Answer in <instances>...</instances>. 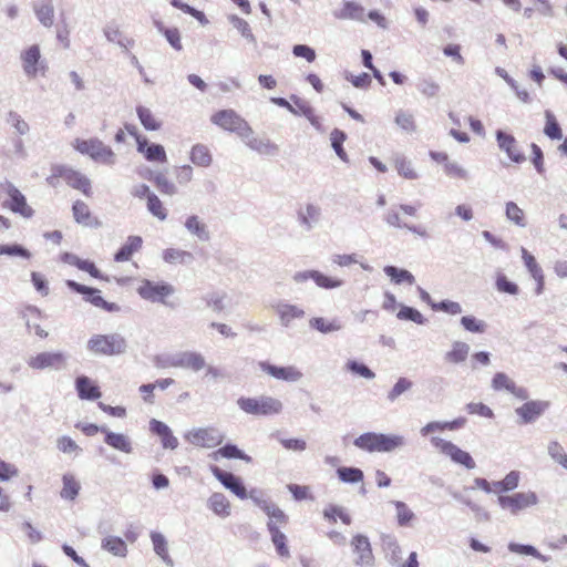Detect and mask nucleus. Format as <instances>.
Wrapping results in <instances>:
<instances>
[{
	"label": "nucleus",
	"instance_id": "nucleus-16",
	"mask_svg": "<svg viewBox=\"0 0 567 567\" xmlns=\"http://www.w3.org/2000/svg\"><path fill=\"white\" fill-rule=\"evenodd\" d=\"M258 365L262 372L279 381L297 383L303 378L302 372L295 365L278 367L267 361H261Z\"/></svg>",
	"mask_w": 567,
	"mask_h": 567
},
{
	"label": "nucleus",
	"instance_id": "nucleus-20",
	"mask_svg": "<svg viewBox=\"0 0 567 567\" xmlns=\"http://www.w3.org/2000/svg\"><path fill=\"white\" fill-rule=\"evenodd\" d=\"M496 141L498 144V147L506 153V155L514 162V163H523L526 161L525 155L520 152L516 138L503 132L502 130L496 131Z\"/></svg>",
	"mask_w": 567,
	"mask_h": 567
},
{
	"label": "nucleus",
	"instance_id": "nucleus-58",
	"mask_svg": "<svg viewBox=\"0 0 567 567\" xmlns=\"http://www.w3.org/2000/svg\"><path fill=\"white\" fill-rule=\"evenodd\" d=\"M158 31L166 38L167 42L177 51L183 49L181 42V33L176 28H165L162 23L156 22Z\"/></svg>",
	"mask_w": 567,
	"mask_h": 567
},
{
	"label": "nucleus",
	"instance_id": "nucleus-50",
	"mask_svg": "<svg viewBox=\"0 0 567 567\" xmlns=\"http://www.w3.org/2000/svg\"><path fill=\"white\" fill-rule=\"evenodd\" d=\"M395 124L406 133H414L416 131V123L414 115L408 111L399 110L394 117Z\"/></svg>",
	"mask_w": 567,
	"mask_h": 567
},
{
	"label": "nucleus",
	"instance_id": "nucleus-37",
	"mask_svg": "<svg viewBox=\"0 0 567 567\" xmlns=\"http://www.w3.org/2000/svg\"><path fill=\"white\" fill-rule=\"evenodd\" d=\"M309 327L321 333H331L342 329V324L338 319L327 320L322 317H313L309 320Z\"/></svg>",
	"mask_w": 567,
	"mask_h": 567
},
{
	"label": "nucleus",
	"instance_id": "nucleus-31",
	"mask_svg": "<svg viewBox=\"0 0 567 567\" xmlns=\"http://www.w3.org/2000/svg\"><path fill=\"white\" fill-rule=\"evenodd\" d=\"M406 440L400 434L380 433L379 453H391L405 447Z\"/></svg>",
	"mask_w": 567,
	"mask_h": 567
},
{
	"label": "nucleus",
	"instance_id": "nucleus-61",
	"mask_svg": "<svg viewBox=\"0 0 567 567\" xmlns=\"http://www.w3.org/2000/svg\"><path fill=\"white\" fill-rule=\"evenodd\" d=\"M396 317L400 320L413 321L417 324H424L426 322V319L419 310L409 306H401Z\"/></svg>",
	"mask_w": 567,
	"mask_h": 567
},
{
	"label": "nucleus",
	"instance_id": "nucleus-10",
	"mask_svg": "<svg viewBox=\"0 0 567 567\" xmlns=\"http://www.w3.org/2000/svg\"><path fill=\"white\" fill-rule=\"evenodd\" d=\"M22 70L27 78L34 79L38 74L44 73L47 66L45 61L42 60L41 50L38 44H32L20 53Z\"/></svg>",
	"mask_w": 567,
	"mask_h": 567
},
{
	"label": "nucleus",
	"instance_id": "nucleus-40",
	"mask_svg": "<svg viewBox=\"0 0 567 567\" xmlns=\"http://www.w3.org/2000/svg\"><path fill=\"white\" fill-rule=\"evenodd\" d=\"M190 161L200 167H208L213 162V156L206 145L196 144L190 151Z\"/></svg>",
	"mask_w": 567,
	"mask_h": 567
},
{
	"label": "nucleus",
	"instance_id": "nucleus-4",
	"mask_svg": "<svg viewBox=\"0 0 567 567\" xmlns=\"http://www.w3.org/2000/svg\"><path fill=\"white\" fill-rule=\"evenodd\" d=\"M86 347L96 355H118L126 352L127 342L120 333L93 334Z\"/></svg>",
	"mask_w": 567,
	"mask_h": 567
},
{
	"label": "nucleus",
	"instance_id": "nucleus-29",
	"mask_svg": "<svg viewBox=\"0 0 567 567\" xmlns=\"http://www.w3.org/2000/svg\"><path fill=\"white\" fill-rule=\"evenodd\" d=\"M187 231L197 237L202 241H208L210 239V233L207 225L197 216H188L184 224Z\"/></svg>",
	"mask_w": 567,
	"mask_h": 567
},
{
	"label": "nucleus",
	"instance_id": "nucleus-38",
	"mask_svg": "<svg viewBox=\"0 0 567 567\" xmlns=\"http://www.w3.org/2000/svg\"><path fill=\"white\" fill-rule=\"evenodd\" d=\"M212 457L217 461L219 457L224 458H238L243 460L247 463L251 462V457L245 454L241 450H239L235 444H226L225 446L218 449L212 454Z\"/></svg>",
	"mask_w": 567,
	"mask_h": 567
},
{
	"label": "nucleus",
	"instance_id": "nucleus-49",
	"mask_svg": "<svg viewBox=\"0 0 567 567\" xmlns=\"http://www.w3.org/2000/svg\"><path fill=\"white\" fill-rule=\"evenodd\" d=\"M63 487L60 493L61 497L68 501H73L79 495L80 484L71 474L63 475Z\"/></svg>",
	"mask_w": 567,
	"mask_h": 567
},
{
	"label": "nucleus",
	"instance_id": "nucleus-36",
	"mask_svg": "<svg viewBox=\"0 0 567 567\" xmlns=\"http://www.w3.org/2000/svg\"><path fill=\"white\" fill-rule=\"evenodd\" d=\"M267 527L278 555L281 557H289L290 554L286 545V535L279 530V526H276L275 522H268Z\"/></svg>",
	"mask_w": 567,
	"mask_h": 567
},
{
	"label": "nucleus",
	"instance_id": "nucleus-3",
	"mask_svg": "<svg viewBox=\"0 0 567 567\" xmlns=\"http://www.w3.org/2000/svg\"><path fill=\"white\" fill-rule=\"evenodd\" d=\"M51 171V175L47 178L50 186L56 187L62 178L69 186L81 190L85 196L92 195L91 181L81 172L65 165H54Z\"/></svg>",
	"mask_w": 567,
	"mask_h": 567
},
{
	"label": "nucleus",
	"instance_id": "nucleus-43",
	"mask_svg": "<svg viewBox=\"0 0 567 567\" xmlns=\"http://www.w3.org/2000/svg\"><path fill=\"white\" fill-rule=\"evenodd\" d=\"M148 179L154 181L156 188L164 195L174 196L177 194L176 185L171 182L163 173H151Z\"/></svg>",
	"mask_w": 567,
	"mask_h": 567
},
{
	"label": "nucleus",
	"instance_id": "nucleus-14",
	"mask_svg": "<svg viewBox=\"0 0 567 567\" xmlns=\"http://www.w3.org/2000/svg\"><path fill=\"white\" fill-rule=\"evenodd\" d=\"M28 367L33 370H62L68 363V355L63 352H41L32 355L27 361Z\"/></svg>",
	"mask_w": 567,
	"mask_h": 567
},
{
	"label": "nucleus",
	"instance_id": "nucleus-41",
	"mask_svg": "<svg viewBox=\"0 0 567 567\" xmlns=\"http://www.w3.org/2000/svg\"><path fill=\"white\" fill-rule=\"evenodd\" d=\"M154 551L158 555L167 566H173V559L168 555L167 542L165 537L157 532L151 533Z\"/></svg>",
	"mask_w": 567,
	"mask_h": 567
},
{
	"label": "nucleus",
	"instance_id": "nucleus-1",
	"mask_svg": "<svg viewBox=\"0 0 567 567\" xmlns=\"http://www.w3.org/2000/svg\"><path fill=\"white\" fill-rule=\"evenodd\" d=\"M0 205L2 208L27 219L34 215V210L27 203L25 196L8 179L0 181Z\"/></svg>",
	"mask_w": 567,
	"mask_h": 567
},
{
	"label": "nucleus",
	"instance_id": "nucleus-64",
	"mask_svg": "<svg viewBox=\"0 0 567 567\" xmlns=\"http://www.w3.org/2000/svg\"><path fill=\"white\" fill-rule=\"evenodd\" d=\"M346 368L348 371L358 374L367 380H372L375 378V373L368 365L357 360H349L346 363Z\"/></svg>",
	"mask_w": 567,
	"mask_h": 567
},
{
	"label": "nucleus",
	"instance_id": "nucleus-24",
	"mask_svg": "<svg viewBox=\"0 0 567 567\" xmlns=\"http://www.w3.org/2000/svg\"><path fill=\"white\" fill-rule=\"evenodd\" d=\"M102 433L104 434L105 444L112 449L125 454H131L133 452V445L131 439L127 435L112 432L107 427L102 429Z\"/></svg>",
	"mask_w": 567,
	"mask_h": 567
},
{
	"label": "nucleus",
	"instance_id": "nucleus-42",
	"mask_svg": "<svg viewBox=\"0 0 567 567\" xmlns=\"http://www.w3.org/2000/svg\"><path fill=\"white\" fill-rule=\"evenodd\" d=\"M102 548L118 557H125L127 554V546L125 542L116 536H107L102 539Z\"/></svg>",
	"mask_w": 567,
	"mask_h": 567
},
{
	"label": "nucleus",
	"instance_id": "nucleus-17",
	"mask_svg": "<svg viewBox=\"0 0 567 567\" xmlns=\"http://www.w3.org/2000/svg\"><path fill=\"white\" fill-rule=\"evenodd\" d=\"M353 553L357 555L354 564L359 567H372L374 565V556L372 553L369 538L358 534L351 540Z\"/></svg>",
	"mask_w": 567,
	"mask_h": 567
},
{
	"label": "nucleus",
	"instance_id": "nucleus-52",
	"mask_svg": "<svg viewBox=\"0 0 567 567\" xmlns=\"http://www.w3.org/2000/svg\"><path fill=\"white\" fill-rule=\"evenodd\" d=\"M346 138V133L339 128H334L330 134L331 146L342 162H348V155L343 148V142Z\"/></svg>",
	"mask_w": 567,
	"mask_h": 567
},
{
	"label": "nucleus",
	"instance_id": "nucleus-46",
	"mask_svg": "<svg viewBox=\"0 0 567 567\" xmlns=\"http://www.w3.org/2000/svg\"><path fill=\"white\" fill-rule=\"evenodd\" d=\"M136 113L141 124L144 126L145 130L157 131L161 128V122L154 116L150 109L140 105L136 107Z\"/></svg>",
	"mask_w": 567,
	"mask_h": 567
},
{
	"label": "nucleus",
	"instance_id": "nucleus-55",
	"mask_svg": "<svg viewBox=\"0 0 567 567\" xmlns=\"http://www.w3.org/2000/svg\"><path fill=\"white\" fill-rule=\"evenodd\" d=\"M227 293L224 291H213L204 296V300L208 308H212L215 312H221L225 307V300Z\"/></svg>",
	"mask_w": 567,
	"mask_h": 567
},
{
	"label": "nucleus",
	"instance_id": "nucleus-54",
	"mask_svg": "<svg viewBox=\"0 0 567 567\" xmlns=\"http://www.w3.org/2000/svg\"><path fill=\"white\" fill-rule=\"evenodd\" d=\"M229 20L233 27L237 29L249 43L254 44L255 47L257 45V39L254 35L251 28L246 20L237 16H231Z\"/></svg>",
	"mask_w": 567,
	"mask_h": 567
},
{
	"label": "nucleus",
	"instance_id": "nucleus-45",
	"mask_svg": "<svg viewBox=\"0 0 567 567\" xmlns=\"http://www.w3.org/2000/svg\"><path fill=\"white\" fill-rule=\"evenodd\" d=\"M505 216L508 221L518 227L524 228L527 225L524 210L514 202H507L505 204Z\"/></svg>",
	"mask_w": 567,
	"mask_h": 567
},
{
	"label": "nucleus",
	"instance_id": "nucleus-53",
	"mask_svg": "<svg viewBox=\"0 0 567 567\" xmlns=\"http://www.w3.org/2000/svg\"><path fill=\"white\" fill-rule=\"evenodd\" d=\"M338 477L343 483H359L363 481V472L358 467H339L337 470Z\"/></svg>",
	"mask_w": 567,
	"mask_h": 567
},
{
	"label": "nucleus",
	"instance_id": "nucleus-34",
	"mask_svg": "<svg viewBox=\"0 0 567 567\" xmlns=\"http://www.w3.org/2000/svg\"><path fill=\"white\" fill-rule=\"evenodd\" d=\"M379 440L380 433L367 432L354 439L353 444L360 450L373 453L379 452Z\"/></svg>",
	"mask_w": 567,
	"mask_h": 567
},
{
	"label": "nucleus",
	"instance_id": "nucleus-22",
	"mask_svg": "<svg viewBox=\"0 0 567 567\" xmlns=\"http://www.w3.org/2000/svg\"><path fill=\"white\" fill-rule=\"evenodd\" d=\"M522 259L530 277L536 281L535 295L540 296L545 289V276L542 267L537 264L535 257L524 247L520 248Z\"/></svg>",
	"mask_w": 567,
	"mask_h": 567
},
{
	"label": "nucleus",
	"instance_id": "nucleus-21",
	"mask_svg": "<svg viewBox=\"0 0 567 567\" xmlns=\"http://www.w3.org/2000/svg\"><path fill=\"white\" fill-rule=\"evenodd\" d=\"M321 215L320 206L308 203L298 209L297 220L303 230L310 231L319 224Z\"/></svg>",
	"mask_w": 567,
	"mask_h": 567
},
{
	"label": "nucleus",
	"instance_id": "nucleus-60",
	"mask_svg": "<svg viewBox=\"0 0 567 567\" xmlns=\"http://www.w3.org/2000/svg\"><path fill=\"white\" fill-rule=\"evenodd\" d=\"M461 324L466 331L472 333H484L487 328L485 321L477 319L474 316H463L461 318Z\"/></svg>",
	"mask_w": 567,
	"mask_h": 567
},
{
	"label": "nucleus",
	"instance_id": "nucleus-6",
	"mask_svg": "<svg viewBox=\"0 0 567 567\" xmlns=\"http://www.w3.org/2000/svg\"><path fill=\"white\" fill-rule=\"evenodd\" d=\"M74 148L81 154L89 155L93 161L105 165H114L115 153L99 138L81 140L73 143Z\"/></svg>",
	"mask_w": 567,
	"mask_h": 567
},
{
	"label": "nucleus",
	"instance_id": "nucleus-33",
	"mask_svg": "<svg viewBox=\"0 0 567 567\" xmlns=\"http://www.w3.org/2000/svg\"><path fill=\"white\" fill-rule=\"evenodd\" d=\"M142 244V237L130 236L126 243L115 254V261L123 262L130 260L132 255L141 249Z\"/></svg>",
	"mask_w": 567,
	"mask_h": 567
},
{
	"label": "nucleus",
	"instance_id": "nucleus-15",
	"mask_svg": "<svg viewBox=\"0 0 567 567\" xmlns=\"http://www.w3.org/2000/svg\"><path fill=\"white\" fill-rule=\"evenodd\" d=\"M278 317L279 323L284 328H290L293 320L303 319L306 311L302 307L290 303L287 300H276L270 305Z\"/></svg>",
	"mask_w": 567,
	"mask_h": 567
},
{
	"label": "nucleus",
	"instance_id": "nucleus-7",
	"mask_svg": "<svg viewBox=\"0 0 567 567\" xmlns=\"http://www.w3.org/2000/svg\"><path fill=\"white\" fill-rule=\"evenodd\" d=\"M213 124L220 128L236 133L240 138L247 137L251 133V126L234 110H221L212 115Z\"/></svg>",
	"mask_w": 567,
	"mask_h": 567
},
{
	"label": "nucleus",
	"instance_id": "nucleus-56",
	"mask_svg": "<svg viewBox=\"0 0 567 567\" xmlns=\"http://www.w3.org/2000/svg\"><path fill=\"white\" fill-rule=\"evenodd\" d=\"M147 210L157 219L166 220L167 218V209L164 207L162 200L158 198L156 194L148 195L147 200Z\"/></svg>",
	"mask_w": 567,
	"mask_h": 567
},
{
	"label": "nucleus",
	"instance_id": "nucleus-25",
	"mask_svg": "<svg viewBox=\"0 0 567 567\" xmlns=\"http://www.w3.org/2000/svg\"><path fill=\"white\" fill-rule=\"evenodd\" d=\"M150 430L161 437L164 449L175 450L178 446L177 437L173 435L172 430L164 422L155 419L151 420Z\"/></svg>",
	"mask_w": 567,
	"mask_h": 567
},
{
	"label": "nucleus",
	"instance_id": "nucleus-5",
	"mask_svg": "<svg viewBox=\"0 0 567 567\" xmlns=\"http://www.w3.org/2000/svg\"><path fill=\"white\" fill-rule=\"evenodd\" d=\"M538 503L539 498L533 491L515 492L508 495H498L497 497L498 506L512 516H517Z\"/></svg>",
	"mask_w": 567,
	"mask_h": 567
},
{
	"label": "nucleus",
	"instance_id": "nucleus-23",
	"mask_svg": "<svg viewBox=\"0 0 567 567\" xmlns=\"http://www.w3.org/2000/svg\"><path fill=\"white\" fill-rule=\"evenodd\" d=\"M241 140L245 142L247 147L260 155L275 156L279 152V146L277 144L271 142L269 138H260L256 136L252 128L250 135L241 137Z\"/></svg>",
	"mask_w": 567,
	"mask_h": 567
},
{
	"label": "nucleus",
	"instance_id": "nucleus-59",
	"mask_svg": "<svg viewBox=\"0 0 567 567\" xmlns=\"http://www.w3.org/2000/svg\"><path fill=\"white\" fill-rule=\"evenodd\" d=\"M508 549L509 551L512 553H516V554H522V555H528V556H533L539 560H542L543 563H546L549 560V557H546L544 555H542L534 546L532 545H523V544H517V543H509L508 544Z\"/></svg>",
	"mask_w": 567,
	"mask_h": 567
},
{
	"label": "nucleus",
	"instance_id": "nucleus-63",
	"mask_svg": "<svg viewBox=\"0 0 567 567\" xmlns=\"http://www.w3.org/2000/svg\"><path fill=\"white\" fill-rule=\"evenodd\" d=\"M548 455L559 465L567 470V454L560 443L553 441L547 446Z\"/></svg>",
	"mask_w": 567,
	"mask_h": 567
},
{
	"label": "nucleus",
	"instance_id": "nucleus-57",
	"mask_svg": "<svg viewBox=\"0 0 567 567\" xmlns=\"http://www.w3.org/2000/svg\"><path fill=\"white\" fill-rule=\"evenodd\" d=\"M546 124L544 127V133L550 140H560L563 137L561 128L554 116V114L549 111H546Z\"/></svg>",
	"mask_w": 567,
	"mask_h": 567
},
{
	"label": "nucleus",
	"instance_id": "nucleus-51",
	"mask_svg": "<svg viewBox=\"0 0 567 567\" xmlns=\"http://www.w3.org/2000/svg\"><path fill=\"white\" fill-rule=\"evenodd\" d=\"M412 388L413 382L410 379L400 377L388 392L386 399L389 402H395L403 393L410 391Z\"/></svg>",
	"mask_w": 567,
	"mask_h": 567
},
{
	"label": "nucleus",
	"instance_id": "nucleus-44",
	"mask_svg": "<svg viewBox=\"0 0 567 567\" xmlns=\"http://www.w3.org/2000/svg\"><path fill=\"white\" fill-rule=\"evenodd\" d=\"M34 13L39 22L45 27L51 28L54 22V8L51 2L34 6Z\"/></svg>",
	"mask_w": 567,
	"mask_h": 567
},
{
	"label": "nucleus",
	"instance_id": "nucleus-39",
	"mask_svg": "<svg viewBox=\"0 0 567 567\" xmlns=\"http://www.w3.org/2000/svg\"><path fill=\"white\" fill-rule=\"evenodd\" d=\"M385 221L390 225V226H393L395 228H405L408 229L409 231H411L412 234L416 235V236H420V237H427L429 234L426 231L425 228L423 227H419V226H414V225H408V224H402L401 223V219H400V216L396 212H389L385 217H384Z\"/></svg>",
	"mask_w": 567,
	"mask_h": 567
},
{
	"label": "nucleus",
	"instance_id": "nucleus-13",
	"mask_svg": "<svg viewBox=\"0 0 567 567\" xmlns=\"http://www.w3.org/2000/svg\"><path fill=\"white\" fill-rule=\"evenodd\" d=\"M137 292L141 298L145 300L165 305L166 298L172 296L175 292V289L167 282H154L145 279L137 288Z\"/></svg>",
	"mask_w": 567,
	"mask_h": 567
},
{
	"label": "nucleus",
	"instance_id": "nucleus-30",
	"mask_svg": "<svg viewBox=\"0 0 567 567\" xmlns=\"http://www.w3.org/2000/svg\"><path fill=\"white\" fill-rule=\"evenodd\" d=\"M470 346L464 341H454L451 349L445 352L444 361L452 364H461L466 361L470 353Z\"/></svg>",
	"mask_w": 567,
	"mask_h": 567
},
{
	"label": "nucleus",
	"instance_id": "nucleus-26",
	"mask_svg": "<svg viewBox=\"0 0 567 567\" xmlns=\"http://www.w3.org/2000/svg\"><path fill=\"white\" fill-rule=\"evenodd\" d=\"M465 423V417H457L453 421H433L421 427L420 434L422 436H429L434 432H442L445 430L454 431L463 427Z\"/></svg>",
	"mask_w": 567,
	"mask_h": 567
},
{
	"label": "nucleus",
	"instance_id": "nucleus-35",
	"mask_svg": "<svg viewBox=\"0 0 567 567\" xmlns=\"http://www.w3.org/2000/svg\"><path fill=\"white\" fill-rule=\"evenodd\" d=\"M163 259L167 264L189 265L195 258L189 251L177 248H167L163 251Z\"/></svg>",
	"mask_w": 567,
	"mask_h": 567
},
{
	"label": "nucleus",
	"instance_id": "nucleus-19",
	"mask_svg": "<svg viewBox=\"0 0 567 567\" xmlns=\"http://www.w3.org/2000/svg\"><path fill=\"white\" fill-rule=\"evenodd\" d=\"M548 408V401L534 400L527 401L523 405L516 408L515 413L519 416L520 424H529L542 416Z\"/></svg>",
	"mask_w": 567,
	"mask_h": 567
},
{
	"label": "nucleus",
	"instance_id": "nucleus-2",
	"mask_svg": "<svg viewBox=\"0 0 567 567\" xmlns=\"http://www.w3.org/2000/svg\"><path fill=\"white\" fill-rule=\"evenodd\" d=\"M237 405L243 412L255 416L278 415L284 410L282 402L270 395L240 396L237 400Z\"/></svg>",
	"mask_w": 567,
	"mask_h": 567
},
{
	"label": "nucleus",
	"instance_id": "nucleus-48",
	"mask_svg": "<svg viewBox=\"0 0 567 567\" xmlns=\"http://www.w3.org/2000/svg\"><path fill=\"white\" fill-rule=\"evenodd\" d=\"M73 218L78 224L92 226V217L89 206L82 200H75L72 206Z\"/></svg>",
	"mask_w": 567,
	"mask_h": 567
},
{
	"label": "nucleus",
	"instance_id": "nucleus-11",
	"mask_svg": "<svg viewBox=\"0 0 567 567\" xmlns=\"http://www.w3.org/2000/svg\"><path fill=\"white\" fill-rule=\"evenodd\" d=\"M185 439L193 445L210 449L224 441V434L216 427H195L188 431Z\"/></svg>",
	"mask_w": 567,
	"mask_h": 567
},
{
	"label": "nucleus",
	"instance_id": "nucleus-18",
	"mask_svg": "<svg viewBox=\"0 0 567 567\" xmlns=\"http://www.w3.org/2000/svg\"><path fill=\"white\" fill-rule=\"evenodd\" d=\"M213 475L223 484V486L234 493L240 499H246L248 493L244 486L241 480L230 472L220 470L216 465L210 466Z\"/></svg>",
	"mask_w": 567,
	"mask_h": 567
},
{
	"label": "nucleus",
	"instance_id": "nucleus-28",
	"mask_svg": "<svg viewBox=\"0 0 567 567\" xmlns=\"http://www.w3.org/2000/svg\"><path fill=\"white\" fill-rule=\"evenodd\" d=\"M78 394L83 400H96L101 398V391L90 378L85 375L78 377L75 380Z\"/></svg>",
	"mask_w": 567,
	"mask_h": 567
},
{
	"label": "nucleus",
	"instance_id": "nucleus-32",
	"mask_svg": "<svg viewBox=\"0 0 567 567\" xmlns=\"http://www.w3.org/2000/svg\"><path fill=\"white\" fill-rule=\"evenodd\" d=\"M334 17L340 20L364 22V8L354 1H344L342 9L334 12Z\"/></svg>",
	"mask_w": 567,
	"mask_h": 567
},
{
	"label": "nucleus",
	"instance_id": "nucleus-62",
	"mask_svg": "<svg viewBox=\"0 0 567 567\" xmlns=\"http://www.w3.org/2000/svg\"><path fill=\"white\" fill-rule=\"evenodd\" d=\"M395 167L398 173L406 179H416L419 178L417 173L414 171L412 163L408 161L404 156L395 157Z\"/></svg>",
	"mask_w": 567,
	"mask_h": 567
},
{
	"label": "nucleus",
	"instance_id": "nucleus-47",
	"mask_svg": "<svg viewBox=\"0 0 567 567\" xmlns=\"http://www.w3.org/2000/svg\"><path fill=\"white\" fill-rule=\"evenodd\" d=\"M383 271L396 285H400L402 282H408L409 285H413L415 282L414 276L406 269H400L395 266H385Z\"/></svg>",
	"mask_w": 567,
	"mask_h": 567
},
{
	"label": "nucleus",
	"instance_id": "nucleus-8",
	"mask_svg": "<svg viewBox=\"0 0 567 567\" xmlns=\"http://www.w3.org/2000/svg\"><path fill=\"white\" fill-rule=\"evenodd\" d=\"M158 367L181 368L196 373L206 368V359L199 352L186 350L168 355Z\"/></svg>",
	"mask_w": 567,
	"mask_h": 567
},
{
	"label": "nucleus",
	"instance_id": "nucleus-12",
	"mask_svg": "<svg viewBox=\"0 0 567 567\" xmlns=\"http://www.w3.org/2000/svg\"><path fill=\"white\" fill-rule=\"evenodd\" d=\"M65 285L73 291L84 295L85 301L92 303L94 307L104 309L107 312H117L120 311V306L114 302H109L103 299L101 296V291L96 288H91L84 285H81L74 280H66Z\"/></svg>",
	"mask_w": 567,
	"mask_h": 567
},
{
	"label": "nucleus",
	"instance_id": "nucleus-9",
	"mask_svg": "<svg viewBox=\"0 0 567 567\" xmlns=\"http://www.w3.org/2000/svg\"><path fill=\"white\" fill-rule=\"evenodd\" d=\"M430 442L434 449H436L440 453L449 456L452 462L463 465L467 470L475 468L476 464L471 454L466 451H463L454 443L439 436H431Z\"/></svg>",
	"mask_w": 567,
	"mask_h": 567
},
{
	"label": "nucleus",
	"instance_id": "nucleus-27",
	"mask_svg": "<svg viewBox=\"0 0 567 567\" xmlns=\"http://www.w3.org/2000/svg\"><path fill=\"white\" fill-rule=\"evenodd\" d=\"M207 507L220 518H227L230 515V502L223 493H213L207 499Z\"/></svg>",
	"mask_w": 567,
	"mask_h": 567
}]
</instances>
